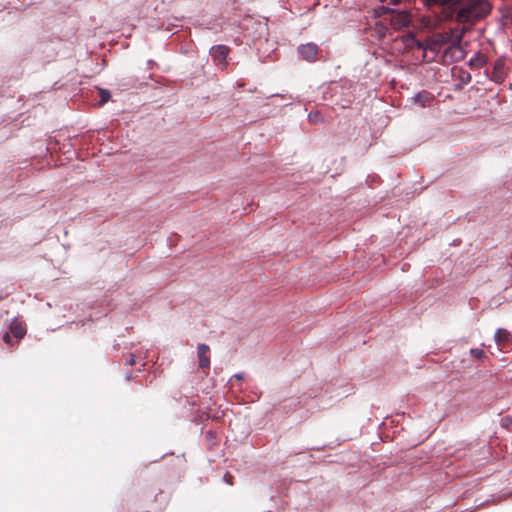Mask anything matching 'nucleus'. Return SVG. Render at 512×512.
Returning a JSON list of instances; mask_svg holds the SVG:
<instances>
[{"label":"nucleus","instance_id":"ddd939ff","mask_svg":"<svg viewBox=\"0 0 512 512\" xmlns=\"http://www.w3.org/2000/svg\"><path fill=\"white\" fill-rule=\"evenodd\" d=\"M100 95H101V99L99 101V105H103L109 100L110 93L106 90H101Z\"/></svg>","mask_w":512,"mask_h":512},{"label":"nucleus","instance_id":"39448f33","mask_svg":"<svg viewBox=\"0 0 512 512\" xmlns=\"http://www.w3.org/2000/svg\"><path fill=\"white\" fill-rule=\"evenodd\" d=\"M506 76L507 69L505 66V61L503 59H497L491 72V80H493L495 83H502Z\"/></svg>","mask_w":512,"mask_h":512},{"label":"nucleus","instance_id":"f03ea898","mask_svg":"<svg viewBox=\"0 0 512 512\" xmlns=\"http://www.w3.org/2000/svg\"><path fill=\"white\" fill-rule=\"evenodd\" d=\"M494 339L500 351L507 352L509 349H511L512 335L508 330L504 328L497 329Z\"/></svg>","mask_w":512,"mask_h":512},{"label":"nucleus","instance_id":"412c9836","mask_svg":"<svg viewBox=\"0 0 512 512\" xmlns=\"http://www.w3.org/2000/svg\"><path fill=\"white\" fill-rule=\"evenodd\" d=\"M465 80H470V75H467V77H465Z\"/></svg>","mask_w":512,"mask_h":512},{"label":"nucleus","instance_id":"2eb2a0df","mask_svg":"<svg viewBox=\"0 0 512 512\" xmlns=\"http://www.w3.org/2000/svg\"><path fill=\"white\" fill-rule=\"evenodd\" d=\"M224 481L229 485H233V476L230 473H226L224 475Z\"/></svg>","mask_w":512,"mask_h":512},{"label":"nucleus","instance_id":"a211bd4d","mask_svg":"<svg viewBox=\"0 0 512 512\" xmlns=\"http://www.w3.org/2000/svg\"><path fill=\"white\" fill-rule=\"evenodd\" d=\"M401 0H390L389 4L397 5Z\"/></svg>","mask_w":512,"mask_h":512},{"label":"nucleus","instance_id":"dca6fc26","mask_svg":"<svg viewBox=\"0 0 512 512\" xmlns=\"http://www.w3.org/2000/svg\"><path fill=\"white\" fill-rule=\"evenodd\" d=\"M3 341L9 345H13L10 333H5L3 335Z\"/></svg>","mask_w":512,"mask_h":512},{"label":"nucleus","instance_id":"9d476101","mask_svg":"<svg viewBox=\"0 0 512 512\" xmlns=\"http://www.w3.org/2000/svg\"><path fill=\"white\" fill-rule=\"evenodd\" d=\"M432 96L429 92L423 91L415 95L414 100L416 103L420 104V106L425 107L426 104L431 101Z\"/></svg>","mask_w":512,"mask_h":512},{"label":"nucleus","instance_id":"423d86ee","mask_svg":"<svg viewBox=\"0 0 512 512\" xmlns=\"http://www.w3.org/2000/svg\"><path fill=\"white\" fill-rule=\"evenodd\" d=\"M197 349L199 368L208 369L210 367L209 346L206 344H199Z\"/></svg>","mask_w":512,"mask_h":512},{"label":"nucleus","instance_id":"7ed1b4c3","mask_svg":"<svg viewBox=\"0 0 512 512\" xmlns=\"http://www.w3.org/2000/svg\"><path fill=\"white\" fill-rule=\"evenodd\" d=\"M318 46L314 43L302 44L298 47V53L302 59L313 62L317 59Z\"/></svg>","mask_w":512,"mask_h":512},{"label":"nucleus","instance_id":"9b49d317","mask_svg":"<svg viewBox=\"0 0 512 512\" xmlns=\"http://www.w3.org/2000/svg\"><path fill=\"white\" fill-rule=\"evenodd\" d=\"M405 43L406 46L408 47H412L415 45L417 48H421V43L418 40H416L412 35H408L405 38Z\"/></svg>","mask_w":512,"mask_h":512},{"label":"nucleus","instance_id":"4468645a","mask_svg":"<svg viewBox=\"0 0 512 512\" xmlns=\"http://www.w3.org/2000/svg\"><path fill=\"white\" fill-rule=\"evenodd\" d=\"M135 363H136L135 355H133V354H129V355L127 356L126 364H127V365H130V366H133Z\"/></svg>","mask_w":512,"mask_h":512},{"label":"nucleus","instance_id":"f8f14e48","mask_svg":"<svg viewBox=\"0 0 512 512\" xmlns=\"http://www.w3.org/2000/svg\"><path fill=\"white\" fill-rule=\"evenodd\" d=\"M470 354L476 358V359H483L485 358V352L482 349L479 348H473L470 350Z\"/></svg>","mask_w":512,"mask_h":512},{"label":"nucleus","instance_id":"1a4fd4ad","mask_svg":"<svg viewBox=\"0 0 512 512\" xmlns=\"http://www.w3.org/2000/svg\"><path fill=\"white\" fill-rule=\"evenodd\" d=\"M486 61L485 55L478 53L470 59L469 65L471 68H481L486 64Z\"/></svg>","mask_w":512,"mask_h":512},{"label":"nucleus","instance_id":"6e6552de","mask_svg":"<svg viewBox=\"0 0 512 512\" xmlns=\"http://www.w3.org/2000/svg\"><path fill=\"white\" fill-rule=\"evenodd\" d=\"M10 331L16 339H22L26 333V328L22 323L14 321L10 325Z\"/></svg>","mask_w":512,"mask_h":512},{"label":"nucleus","instance_id":"f257e3e1","mask_svg":"<svg viewBox=\"0 0 512 512\" xmlns=\"http://www.w3.org/2000/svg\"><path fill=\"white\" fill-rule=\"evenodd\" d=\"M431 6L458 7L456 20L459 23H469L485 17L490 12V4L486 0H424Z\"/></svg>","mask_w":512,"mask_h":512},{"label":"nucleus","instance_id":"20e7f679","mask_svg":"<svg viewBox=\"0 0 512 512\" xmlns=\"http://www.w3.org/2000/svg\"><path fill=\"white\" fill-rule=\"evenodd\" d=\"M411 22V16L407 11L394 13L390 17V24L394 29L407 27Z\"/></svg>","mask_w":512,"mask_h":512},{"label":"nucleus","instance_id":"6ab92c4d","mask_svg":"<svg viewBox=\"0 0 512 512\" xmlns=\"http://www.w3.org/2000/svg\"><path fill=\"white\" fill-rule=\"evenodd\" d=\"M234 377H235L236 379L241 380V379H243V374H236Z\"/></svg>","mask_w":512,"mask_h":512},{"label":"nucleus","instance_id":"f3484780","mask_svg":"<svg viewBox=\"0 0 512 512\" xmlns=\"http://www.w3.org/2000/svg\"><path fill=\"white\" fill-rule=\"evenodd\" d=\"M450 50H453V51H457L459 53H462V50L460 49V47L458 45H453L450 47Z\"/></svg>","mask_w":512,"mask_h":512},{"label":"nucleus","instance_id":"0eeeda50","mask_svg":"<svg viewBox=\"0 0 512 512\" xmlns=\"http://www.w3.org/2000/svg\"><path fill=\"white\" fill-rule=\"evenodd\" d=\"M228 53L229 48L225 45H217L211 49V55L218 63H223L226 60Z\"/></svg>","mask_w":512,"mask_h":512},{"label":"nucleus","instance_id":"aec40b11","mask_svg":"<svg viewBox=\"0 0 512 512\" xmlns=\"http://www.w3.org/2000/svg\"><path fill=\"white\" fill-rule=\"evenodd\" d=\"M465 80H470V75H467V77H465Z\"/></svg>","mask_w":512,"mask_h":512}]
</instances>
